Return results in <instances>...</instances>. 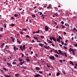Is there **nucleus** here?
Returning a JSON list of instances; mask_svg holds the SVG:
<instances>
[{"mask_svg":"<svg viewBox=\"0 0 77 77\" xmlns=\"http://www.w3.org/2000/svg\"><path fill=\"white\" fill-rule=\"evenodd\" d=\"M61 23L62 24H64V22L63 21H61Z\"/></svg>","mask_w":77,"mask_h":77,"instance_id":"nucleus-42","label":"nucleus"},{"mask_svg":"<svg viewBox=\"0 0 77 77\" xmlns=\"http://www.w3.org/2000/svg\"><path fill=\"white\" fill-rule=\"evenodd\" d=\"M57 41H58V42H60V40L59 38L57 39Z\"/></svg>","mask_w":77,"mask_h":77,"instance_id":"nucleus-20","label":"nucleus"},{"mask_svg":"<svg viewBox=\"0 0 77 77\" xmlns=\"http://www.w3.org/2000/svg\"><path fill=\"white\" fill-rule=\"evenodd\" d=\"M64 48L65 49H66V50H67V48H66V46H63Z\"/></svg>","mask_w":77,"mask_h":77,"instance_id":"nucleus-37","label":"nucleus"},{"mask_svg":"<svg viewBox=\"0 0 77 77\" xmlns=\"http://www.w3.org/2000/svg\"><path fill=\"white\" fill-rule=\"evenodd\" d=\"M3 69L5 71H8V70H7L6 68H3Z\"/></svg>","mask_w":77,"mask_h":77,"instance_id":"nucleus-19","label":"nucleus"},{"mask_svg":"<svg viewBox=\"0 0 77 77\" xmlns=\"http://www.w3.org/2000/svg\"><path fill=\"white\" fill-rule=\"evenodd\" d=\"M41 75L38 74H37V75H35V77H41Z\"/></svg>","mask_w":77,"mask_h":77,"instance_id":"nucleus-4","label":"nucleus"},{"mask_svg":"<svg viewBox=\"0 0 77 77\" xmlns=\"http://www.w3.org/2000/svg\"><path fill=\"white\" fill-rule=\"evenodd\" d=\"M26 38H29V37H30V36H29V35H26Z\"/></svg>","mask_w":77,"mask_h":77,"instance_id":"nucleus-49","label":"nucleus"},{"mask_svg":"<svg viewBox=\"0 0 77 77\" xmlns=\"http://www.w3.org/2000/svg\"><path fill=\"white\" fill-rule=\"evenodd\" d=\"M15 75L16 77H18V76L19 75V74L18 73H17V74H15Z\"/></svg>","mask_w":77,"mask_h":77,"instance_id":"nucleus-22","label":"nucleus"},{"mask_svg":"<svg viewBox=\"0 0 77 77\" xmlns=\"http://www.w3.org/2000/svg\"><path fill=\"white\" fill-rule=\"evenodd\" d=\"M74 45L76 47H77V44H75Z\"/></svg>","mask_w":77,"mask_h":77,"instance_id":"nucleus-45","label":"nucleus"},{"mask_svg":"<svg viewBox=\"0 0 77 77\" xmlns=\"http://www.w3.org/2000/svg\"><path fill=\"white\" fill-rule=\"evenodd\" d=\"M65 42H68V40H66Z\"/></svg>","mask_w":77,"mask_h":77,"instance_id":"nucleus-64","label":"nucleus"},{"mask_svg":"<svg viewBox=\"0 0 77 77\" xmlns=\"http://www.w3.org/2000/svg\"><path fill=\"white\" fill-rule=\"evenodd\" d=\"M23 69H26V68L25 67H23Z\"/></svg>","mask_w":77,"mask_h":77,"instance_id":"nucleus-52","label":"nucleus"},{"mask_svg":"<svg viewBox=\"0 0 77 77\" xmlns=\"http://www.w3.org/2000/svg\"><path fill=\"white\" fill-rule=\"evenodd\" d=\"M23 48L24 50H25V45H24L23 46Z\"/></svg>","mask_w":77,"mask_h":77,"instance_id":"nucleus-24","label":"nucleus"},{"mask_svg":"<svg viewBox=\"0 0 77 77\" xmlns=\"http://www.w3.org/2000/svg\"><path fill=\"white\" fill-rule=\"evenodd\" d=\"M59 51L60 54V53H62V52H61V51H60V50H59Z\"/></svg>","mask_w":77,"mask_h":77,"instance_id":"nucleus-46","label":"nucleus"},{"mask_svg":"<svg viewBox=\"0 0 77 77\" xmlns=\"http://www.w3.org/2000/svg\"><path fill=\"white\" fill-rule=\"evenodd\" d=\"M73 30H75V31H76V32H77V29L76 30V28H74Z\"/></svg>","mask_w":77,"mask_h":77,"instance_id":"nucleus-35","label":"nucleus"},{"mask_svg":"<svg viewBox=\"0 0 77 77\" xmlns=\"http://www.w3.org/2000/svg\"><path fill=\"white\" fill-rule=\"evenodd\" d=\"M8 48V46L6 45L5 47V49H6Z\"/></svg>","mask_w":77,"mask_h":77,"instance_id":"nucleus-63","label":"nucleus"},{"mask_svg":"<svg viewBox=\"0 0 77 77\" xmlns=\"http://www.w3.org/2000/svg\"><path fill=\"white\" fill-rule=\"evenodd\" d=\"M63 73L64 74H66V73H65V72H63V71H62Z\"/></svg>","mask_w":77,"mask_h":77,"instance_id":"nucleus-60","label":"nucleus"},{"mask_svg":"<svg viewBox=\"0 0 77 77\" xmlns=\"http://www.w3.org/2000/svg\"><path fill=\"white\" fill-rule=\"evenodd\" d=\"M10 26H12L13 27V26H14L15 25H14V24H9Z\"/></svg>","mask_w":77,"mask_h":77,"instance_id":"nucleus-25","label":"nucleus"},{"mask_svg":"<svg viewBox=\"0 0 77 77\" xmlns=\"http://www.w3.org/2000/svg\"><path fill=\"white\" fill-rule=\"evenodd\" d=\"M72 54H73V55L75 54V51H73Z\"/></svg>","mask_w":77,"mask_h":77,"instance_id":"nucleus-40","label":"nucleus"},{"mask_svg":"<svg viewBox=\"0 0 77 77\" xmlns=\"http://www.w3.org/2000/svg\"><path fill=\"white\" fill-rule=\"evenodd\" d=\"M7 64L8 65V66H12V65L11 64V63H7Z\"/></svg>","mask_w":77,"mask_h":77,"instance_id":"nucleus-7","label":"nucleus"},{"mask_svg":"<svg viewBox=\"0 0 77 77\" xmlns=\"http://www.w3.org/2000/svg\"><path fill=\"white\" fill-rule=\"evenodd\" d=\"M59 39H60L61 40H62V38L60 36L59 37Z\"/></svg>","mask_w":77,"mask_h":77,"instance_id":"nucleus-21","label":"nucleus"},{"mask_svg":"<svg viewBox=\"0 0 77 77\" xmlns=\"http://www.w3.org/2000/svg\"><path fill=\"white\" fill-rule=\"evenodd\" d=\"M20 49L22 51H23V47H22V46H20Z\"/></svg>","mask_w":77,"mask_h":77,"instance_id":"nucleus-8","label":"nucleus"},{"mask_svg":"<svg viewBox=\"0 0 77 77\" xmlns=\"http://www.w3.org/2000/svg\"><path fill=\"white\" fill-rule=\"evenodd\" d=\"M48 42L49 43H50L51 44H52V43H53V42H52L51 41H49Z\"/></svg>","mask_w":77,"mask_h":77,"instance_id":"nucleus-32","label":"nucleus"},{"mask_svg":"<svg viewBox=\"0 0 77 77\" xmlns=\"http://www.w3.org/2000/svg\"><path fill=\"white\" fill-rule=\"evenodd\" d=\"M44 48H46V49H48V47L46 45L44 46Z\"/></svg>","mask_w":77,"mask_h":77,"instance_id":"nucleus-15","label":"nucleus"},{"mask_svg":"<svg viewBox=\"0 0 77 77\" xmlns=\"http://www.w3.org/2000/svg\"><path fill=\"white\" fill-rule=\"evenodd\" d=\"M4 45H5V43H3V44L2 45H1V48H2V47H3V46H4Z\"/></svg>","mask_w":77,"mask_h":77,"instance_id":"nucleus-16","label":"nucleus"},{"mask_svg":"<svg viewBox=\"0 0 77 77\" xmlns=\"http://www.w3.org/2000/svg\"><path fill=\"white\" fill-rule=\"evenodd\" d=\"M41 62L42 63H44V64H45V62H44L43 61H41Z\"/></svg>","mask_w":77,"mask_h":77,"instance_id":"nucleus-23","label":"nucleus"},{"mask_svg":"<svg viewBox=\"0 0 77 77\" xmlns=\"http://www.w3.org/2000/svg\"><path fill=\"white\" fill-rule=\"evenodd\" d=\"M65 26H66L67 27H69V24L67 23H65Z\"/></svg>","mask_w":77,"mask_h":77,"instance_id":"nucleus-10","label":"nucleus"},{"mask_svg":"<svg viewBox=\"0 0 77 77\" xmlns=\"http://www.w3.org/2000/svg\"><path fill=\"white\" fill-rule=\"evenodd\" d=\"M23 30H24L25 31L26 30H27V29H22Z\"/></svg>","mask_w":77,"mask_h":77,"instance_id":"nucleus-38","label":"nucleus"},{"mask_svg":"<svg viewBox=\"0 0 77 77\" xmlns=\"http://www.w3.org/2000/svg\"><path fill=\"white\" fill-rule=\"evenodd\" d=\"M49 59H51V60H54L55 59L54 56L50 57L49 58Z\"/></svg>","mask_w":77,"mask_h":77,"instance_id":"nucleus-1","label":"nucleus"},{"mask_svg":"<svg viewBox=\"0 0 77 77\" xmlns=\"http://www.w3.org/2000/svg\"><path fill=\"white\" fill-rule=\"evenodd\" d=\"M19 61H20V62H22V59H20L19 60Z\"/></svg>","mask_w":77,"mask_h":77,"instance_id":"nucleus-53","label":"nucleus"},{"mask_svg":"<svg viewBox=\"0 0 77 77\" xmlns=\"http://www.w3.org/2000/svg\"><path fill=\"white\" fill-rule=\"evenodd\" d=\"M54 56L55 57H58V55L57 54H56L55 55V54H54Z\"/></svg>","mask_w":77,"mask_h":77,"instance_id":"nucleus-26","label":"nucleus"},{"mask_svg":"<svg viewBox=\"0 0 77 77\" xmlns=\"http://www.w3.org/2000/svg\"><path fill=\"white\" fill-rule=\"evenodd\" d=\"M69 51L71 53V51H74V50L72 49L71 48H70L69 49Z\"/></svg>","mask_w":77,"mask_h":77,"instance_id":"nucleus-5","label":"nucleus"},{"mask_svg":"<svg viewBox=\"0 0 77 77\" xmlns=\"http://www.w3.org/2000/svg\"><path fill=\"white\" fill-rule=\"evenodd\" d=\"M60 62H61V63H62L63 62V61H62V60H60Z\"/></svg>","mask_w":77,"mask_h":77,"instance_id":"nucleus-59","label":"nucleus"},{"mask_svg":"<svg viewBox=\"0 0 77 77\" xmlns=\"http://www.w3.org/2000/svg\"><path fill=\"white\" fill-rule=\"evenodd\" d=\"M70 64H72V65H74V63H73V62H72V61H70Z\"/></svg>","mask_w":77,"mask_h":77,"instance_id":"nucleus-9","label":"nucleus"},{"mask_svg":"<svg viewBox=\"0 0 77 77\" xmlns=\"http://www.w3.org/2000/svg\"><path fill=\"white\" fill-rule=\"evenodd\" d=\"M64 45H65V46H66L67 45V44H66V43H65L64 44Z\"/></svg>","mask_w":77,"mask_h":77,"instance_id":"nucleus-57","label":"nucleus"},{"mask_svg":"<svg viewBox=\"0 0 77 77\" xmlns=\"http://www.w3.org/2000/svg\"><path fill=\"white\" fill-rule=\"evenodd\" d=\"M4 26L5 27V28H6V25L5 24H4Z\"/></svg>","mask_w":77,"mask_h":77,"instance_id":"nucleus-39","label":"nucleus"},{"mask_svg":"<svg viewBox=\"0 0 77 77\" xmlns=\"http://www.w3.org/2000/svg\"><path fill=\"white\" fill-rule=\"evenodd\" d=\"M11 38L12 42H14V38L12 37H11Z\"/></svg>","mask_w":77,"mask_h":77,"instance_id":"nucleus-31","label":"nucleus"},{"mask_svg":"<svg viewBox=\"0 0 77 77\" xmlns=\"http://www.w3.org/2000/svg\"><path fill=\"white\" fill-rule=\"evenodd\" d=\"M21 55H22V57H24V54H23V53H22Z\"/></svg>","mask_w":77,"mask_h":77,"instance_id":"nucleus-50","label":"nucleus"},{"mask_svg":"<svg viewBox=\"0 0 77 77\" xmlns=\"http://www.w3.org/2000/svg\"><path fill=\"white\" fill-rule=\"evenodd\" d=\"M54 24H56V25H57V23L55 22H54Z\"/></svg>","mask_w":77,"mask_h":77,"instance_id":"nucleus-33","label":"nucleus"},{"mask_svg":"<svg viewBox=\"0 0 77 77\" xmlns=\"http://www.w3.org/2000/svg\"><path fill=\"white\" fill-rule=\"evenodd\" d=\"M44 44H45V45H47V43H46L45 42H44Z\"/></svg>","mask_w":77,"mask_h":77,"instance_id":"nucleus-56","label":"nucleus"},{"mask_svg":"<svg viewBox=\"0 0 77 77\" xmlns=\"http://www.w3.org/2000/svg\"><path fill=\"white\" fill-rule=\"evenodd\" d=\"M40 37H41V38H44V37L42 36H41Z\"/></svg>","mask_w":77,"mask_h":77,"instance_id":"nucleus-51","label":"nucleus"},{"mask_svg":"<svg viewBox=\"0 0 77 77\" xmlns=\"http://www.w3.org/2000/svg\"><path fill=\"white\" fill-rule=\"evenodd\" d=\"M47 66L48 67V68H50V66H48V65L47 64Z\"/></svg>","mask_w":77,"mask_h":77,"instance_id":"nucleus-48","label":"nucleus"},{"mask_svg":"<svg viewBox=\"0 0 77 77\" xmlns=\"http://www.w3.org/2000/svg\"><path fill=\"white\" fill-rule=\"evenodd\" d=\"M61 26H62V28H63L64 29H65V26H64L63 25H61Z\"/></svg>","mask_w":77,"mask_h":77,"instance_id":"nucleus-44","label":"nucleus"},{"mask_svg":"<svg viewBox=\"0 0 77 77\" xmlns=\"http://www.w3.org/2000/svg\"><path fill=\"white\" fill-rule=\"evenodd\" d=\"M14 51H16V50H17V49H16V48H17V47L15 46H14Z\"/></svg>","mask_w":77,"mask_h":77,"instance_id":"nucleus-14","label":"nucleus"},{"mask_svg":"<svg viewBox=\"0 0 77 77\" xmlns=\"http://www.w3.org/2000/svg\"><path fill=\"white\" fill-rule=\"evenodd\" d=\"M50 40L52 41V40H53V37H51L50 38Z\"/></svg>","mask_w":77,"mask_h":77,"instance_id":"nucleus-29","label":"nucleus"},{"mask_svg":"<svg viewBox=\"0 0 77 77\" xmlns=\"http://www.w3.org/2000/svg\"><path fill=\"white\" fill-rule=\"evenodd\" d=\"M5 77H11L10 75H6L5 76Z\"/></svg>","mask_w":77,"mask_h":77,"instance_id":"nucleus-28","label":"nucleus"},{"mask_svg":"<svg viewBox=\"0 0 77 77\" xmlns=\"http://www.w3.org/2000/svg\"><path fill=\"white\" fill-rule=\"evenodd\" d=\"M36 32H33V34H35V33H36Z\"/></svg>","mask_w":77,"mask_h":77,"instance_id":"nucleus-61","label":"nucleus"},{"mask_svg":"<svg viewBox=\"0 0 77 77\" xmlns=\"http://www.w3.org/2000/svg\"><path fill=\"white\" fill-rule=\"evenodd\" d=\"M35 69L37 70H39V69H40V68L39 67H37L35 68Z\"/></svg>","mask_w":77,"mask_h":77,"instance_id":"nucleus-18","label":"nucleus"},{"mask_svg":"<svg viewBox=\"0 0 77 77\" xmlns=\"http://www.w3.org/2000/svg\"><path fill=\"white\" fill-rule=\"evenodd\" d=\"M40 45L41 47H43V46L42 45V44L41 43H40Z\"/></svg>","mask_w":77,"mask_h":77,"instance_id":"nucleus-43","label":"nucleus"},{"mask_svg":"<svg viewBox=\"0 0 77 77\" xmlns=\"http://www.w3.org/2000/svg\"><path fill=\"white\" fill-rule=\"evenodd\" d=\"M40 31V30H38V31L36 32V33H39V31Z\"/></svg>","mask_w":77,"mask_h":77,"instance_id":"nucleus-27","label":"nucleus"},{"mask_svg":"<svg viewBox=\"0 0 77 77\" xmlns=\"http://www.w3.org/2000/svg\"><path fill=\"white\" fill-rule=\"evenodd\" d=\"M32 17H33V18H35V17H36L35 16V15H34L33 14H32Z\"/></svg>","mask_w":77,"mask_h":77,"instance_id":"nucleus-34","label":"nucleus"},{"mask_svg":"<svg viewBox=\"0 0 77 77\" xmlns=\"http://www.w3.org/2000/svg\"><path fill=\"white\" fill-rule=\"evenodd\" d=\"M17 42H18L19 43V44H20L21 43V42H20V41L18 40V39H17Z\"/></svg>","mask_w":77,"mask_h":77,"instance_id":"nucleus-13","label":"nucleus"},{"mask_svg":"<svg viewBox=\"0 0 77 77\" xmlns=\"http://www.w3.org/2000/svg\"><path fill=\"white\" fill-rule=\"evenodd\" d=\"M53 41H54L55 42H56V38L54 37H53Z\"/></svg>","mask_w":77,"mask_h":77,"instance_id":"nucleus-6","label":"nucleus"},{"mask_svg":"<svg viewBox=\"0 0 77 77\" xmlns=\"http://www.w3.org/2000/svg\"><path fill=\"white\" fill-rule=\"evenodd\" d=\"M16 62H13V65H15L16 64Z\"/></svg>","mask_w":77,"mask_h":77,"instance_id":"nucleus-36","label":"nucleus"},{"mask_svg":"<svg viewBox=\"0 0 77 77\" xmlns=\"http://www.w3.org/2000/svg\"><path fill=\"white\" fill-rule=\"evenodd\" d=\"M14 16V17H17L18 16V14H15Z\"/></svg>","mask_w":77,"mask_h":77,"instance_id":"nucleus-30","label":"nucleus"},{"mask_svg":"<svg viewBox=\"0 0 77 77\" xmlns=\"http://www.w3.org/2000/svg\"><path fill=\"white\" fill-rule=\"evenodd\" d=\"M51 45L53 47H55V46L54 45V44H51Z\"/></svg>","mask_w":77,"mask_h":77,"instance_id":"nucleus-54","label":"nucleus"},{"mask_svg":"<svg viewBox=\"0 0 77 77\" xmlns=\"http://www.w3.org/2000/svg\"><path fill=\"white\" fill-rule=\"evenodd\" d=\"M45 30L46 31H48V28L47 26H45Z\"/></svg>","mask_w":77,"mask_h":77,"instance_id":"nucleus-3","label":"nucleus"},{"mask_svg":"<svg viewBox=\"0 0 77 77\" xmlns=\"http://www.w3.org/2000/svg\"><path fill=\"white\" fill-rule=\"evenodd\" d=\"M42 12H41L40 13V14H39V15H42Z\"/></svg>","mask_w":77,"mask_h":77,"instance_id":"nucleus-62","label":"nucleus"},{"mask_svg":"<svg viewBox=\"0 0 77 77\" xmlns=\"http://www.w3.org/2000/svg\"><path fill=\"white\" fill-rule=\"evenodd\" d=\"M1 31H3V28H1Z\"/></svg>","mask_w":77,"mask_h":77,"instance_id":"nucleus-41","label":"nucleus"},{"mask_svg":"<svg viewBox=\"0 0 77 77\" xmlns=\"http://www.w3.org/2000/svg\"><path fill=\"white\" fill-rule=\"evenodd\" d=\"M26 61H27V62H30V59H29V57H26Z\"/></svg>","mask_w":77,"mask_h":77,"instance_id":"nucleus-2","label":"nucleus"},{"mask_svg":"<svg viewBox=\"0 0 77 77\" xmlns=\"http://www.w3.org/2000/svg\"><path fill=\"white\" fill-rule=\"evenodd\" d=\"M20 34H23V32H20Z\"/></svg>","mask_w":77,"mask_h":77,"instance_id":"nucleus-58","label":"nucleus"},{"mask_svg":"<svg viewBox=\"0 0 77 77\" xmlns=\"http://www.w3.org/2000/svg\"><path fill=\"white\" fill-rule=\"evenodd\" d=\"M34 38V39H37V38H38V37H33Z\"/></svg>","mask_w":77,"mask_h":77,"instance_id":"nucleus-47","label":"nucleus"},{"mask_svg":"<svg viewBox=\"0 0 77 77\" xmlns=\"http://www.w3.org/2000/svg\"><path fill=\"white\" fill-rule=\"evenodd\" d=\"M60 75V73L59 72H57L56 74L57 76H59V75Z\"/></svg>","mask_w":77,"mask_h":77,"instance_id":"nucleus-11","label":"nucleus"},{"mask_svg":"<svg viewBox=\"0 0 77 77\" xmlns=\"http://www.w3.org/2000/svg\"><path fill=\"white\" fill-rule=\"evenodd\" d=\"M24 63V62L23 61V62H20V65H22V64H23V63Z\"/></svg>","mask_w":77,"mask_h":77,"instance_id":"nucleus-12","label":"nucleus"},{"mask_svg":"<svg viewBox=\"0 0 77 77\" xmlns=\"http://www.w3.org/2000/svg\"><path fill=\"white\" fill-rule=\"evenodd\" d=\"M64 54L65 57H67V54H66L65 53H64Z\"/></svg>","mask_w":77,"mask_h":77,"instance_id":"nucleus-17","label":"nucleus"},{"mask_svg":"<svg viewBox=\"0 0 77 77\" xmlns=\"http://www.w3.org/2000/svg\"><path fill=\"white\" fill-rule=\"evenodd\" d=\"M54 15H56L57 17V16H58V14H55Z\"/></svg>","mask_w":77,"mask_h":77,"instance_id":"nucleus-55","label":"nucleus"}]
</instances>
